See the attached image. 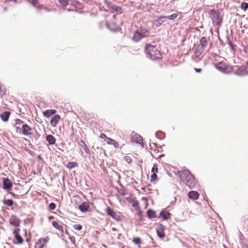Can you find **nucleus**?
<instances>
[{
    "label": "nucleus",
    "mask_w": 248,
    "mask_h": 248,
    "mask_svg": "<svg viewBox=\"0 0 248 248\" xmlns=\"http://www.w3.org/2000/svg\"><path fill=\"white\" fill-rule=\"evenodd\" d=\"M226 39H227V43L228 44V45L230 46L231 49L233 50V51H234L236 50V45L233 44L231 41L230 40V38H229V36H226Z\"/></svg>",
    "instance_id": "obj_34"
},
{
    "label": "nucleus",
    "mask_w": 248,
    "mask_h": 248,
    "mask_svg": "<svg viewBox=\"0 0 248 248\" xmlns=\"http://www.w3.org/2000/svg\"><path fill=\"white\" fill-rule=\"evenodd\" d=\"M208 42L206 37H202L200 40L199 45L198 46H200V47L204 49L207 46Z\"/></svg>",
    "instance_id": "obj_23"
},
{
    "label": "nucleus",
    "mask_w": 248,
    "mask_h": 248,
    "mask_svg": "<svg viewBox=\"0 0 248 248\" xmlns=\"http://www.w3.org/2000/svg\"><path fill=\"white\" fill-rule=\"evenodd\" d=\"M152 144H154L155 146V147H156L157 146V144L156 143H153Z\"/></svg>",
    "instance_id": "obj_58"
},
{
    "label": "nucleus",
    "mask_w": 248,
    "mask_h": 248,
    "mask_svg": "<svg viewBox=\"0 0 248 248\" xmlns=\"http://www.w3.org/2000/svg\"><path fill=\"white\" fill-rule=\"evenodd\" d=\"M56 112V110L54 109H46L43 112L44 117L48 118L51 116L54 115Z\"/></svg>",
    "instance_id": "obj_21"
},
{
    "label": "nucleus",
    "mask_w": 248,
    "mask_h": 248,
    "mask_svg": "<svg viewBox=\"0 0 248 248\" xmlns=\"http://www.w3.org/2000/svg\"><path fill=\"white\" fill-rule=\"evenodd\" d=\"M150 36V31L146 28L141 27L136 30L134 32V35L132 37L133 42L137 43L140 41L144 38L148 37Z\"/></svg>",
    "instance_id": "obj_3"
},
{
    "label": "nucleus",
    "mask_w": 248,
    "mask_h": 248,
    "mask_svg": "<svg viewBox=\"0 0 248 248\" xmlns=\"http://www.w3.org/2000/svg\"><path fill=\"white\" fill-rule=\"evenodd\" d=\"M204 49L202 48V47H200V46H197V47L196 48L195 51H194V55L195 56L198 58L199 56H200L202 52L203 51Z\"/></svg>",
    "instance_id": "obj_30"
},
{
    "label": "nucleus",
    "mask_w": 248,
    "mask_h": 248,
    "mask_svg": "<svg viewBox=\"0 0 248 248\" xmlns=\"http://www.w3.org/2000/svg\"><path fill=\"white\" fill-rule=\"evenodd\" d=\"M194 61L196 62H199V61H197V60L196 61Z\"/></svg>",
    "instance_id": "obj_63"
},
{
    "label": "nucleus",
    "mask_w": 248,
    "mask_h": 248,
    "mask_svg": "<svg viewBox=\"0 0 248 248\" xmlns=\"http://www.w3.org/2000/svg\"><path fill=\"white\" fill-rule=\"evenodd\" d=\"M31 138H34L35 140H37L40 137V134L35 130L34 131H31L30 136H29Z\"/></svg>",
    "instance_id": "obj_31"
},
{
    "label": "nucleus",
    "mask_w": 248,
    "mask_h": 248,
    "mask_svg": "<svg viewBox=\"0 0 248 248\" xmlns=\"http://www.w3.org/2000/svg\"><path fill=\"white\" fill-rule=\"evenodd\" d=\"M215 67L221 72L225 73L226 71V63L223 61L215 63Z\"/></svg>",
    "instance_id": "obj_12"
},
{
    "label": "nucleus",
    "mask_w": 248,
    "mask_h": 248,
    "mask_svg": "<svg viewBox=\"0 0 248 248\" xmlns=\"http://www.w3.org/2000/svg\"><path fill=\"white\" fill-rule=\"evenodd\" d=\"M67 11H68V12H71V11H72L73 10H71V9H67Z\"/></svg>",
    "instance_id": "obj_57"
},
{
    "label": "nucleus",
    "mask_w": 248,
    "mask_h": 248,
    "mask_svg": "<svg viewBox=\"0 0 248 248\" xmlns=\"http://www.w3.org/2000/svg\"><path fill=\"white\" fill-rule=\"evenodd\" d=\"M53 226L56 229L61 231L62 232H63V226L56 221H53L52 222Z\"/></svg>",
    "instance_id": "obj_29"
},
{
    "label": "nucleus",
    "mask_w": 248,
    "mask_h": 248,
    "mask_svg": "<svg viewBox=\"0 0 248 248\" xmlns=\"http://www.w3.org/2000/svg\"><path fill=\"white\" fill-rule=\"evenodd\" d=\"M179 177L181 181L190 188H195L197 181L195 177L187 170H183L178 171Z\"/></svg>",
    "instance_id": "obj_1"
},
{
    "label": "nucleus",
    "mask_w": 248,
    "mask_h": 248,
    "mask_svg": "<svg viewBox=\"0 0 248 248\" xmlns=\"http://www.w3.org/2000/svg\"><path fill=\"white\" fill-rule=\"evenodd\" d=\"M38 1L37 0H31V3L33 5L35 6L37 4H38Z\"/></svg>",
    "instance_id": "obj_50"
},
{
    "label": "nucleus",
    "mask_w": 248,
    "mask_h": 248,
    "mask_svg": "<svg viewBox=\"0 0 248 248\" xmlns=\"http://www.w3.org/2000/svg\"><path fill=\"white\" fill-rule=\"evenodd\" d=\"M167 21L166 16H160L156 19H155V21L156 22V27L160 26L163 23Z\"/></svg>",
    "instance_id": "obj_19"
},
{
    "label": "nucleus",
    "mask_w": 248,
    "mask_h": 248,
    "mask_svg": "<svg viewBox=\"0 0 248 248\" xmlns=\"http://www.w3.org/2000/svg\"><path fill=\"white\" fill-rule=\"evenodd\" d=\"M147 216L149 219L156 217L155 212L151 209H149L146 212Z\"/></svg>",
    "instance_id": "obj_28"
},
{
    "label": "nucleus",
    "mask_w": 248,
    "mask_h": 248,
    "mask_svg": "<svg viewBox=\"0 0 248 248\" xmlns=\"http://www.w3.org/2000/svg\"><path fill=\"white\" fill-rule=\"evenodd\" d=\"M61 117L59 114H55L51 118L50 124L52 127H56L58 124V122L60 121Z\"/></svg>",
    "instance_id": "obj_17"
},
{
    "label": "nucleus",
    "mask_w": 248,
    "mask_h": 248,
    "mask_svg": "<svg viewBox=\"0 0 248 248\" xmlns=\"http://www.w3.org/2000/svg\"><path fill=\"white\" fill-rule=\"evenodd\" d=\"M31 239L29 238H28L26 239V241L27 242H29L30 241Z\"/></svg>",
    "instance_id": "obj_56"
},
{
    "label": "nucleus",
    "mask_w": 248,
    "mask_h": 248,
    "mask_svg": "<svg viewBox=\"0 0 248 248\" xmlns=\"http://www.w3.org/2000/svg\"><path fill=\"white\" fill-rule=\"evenodd\" d=\"M192 240L193 241L195 242V241L194 240V239L193 238H192Z\"/></svg>",
    "instance_id": "obj_61"
},
{
    "label": "nucleus",
    "mask_w": 248,
    "mask_h": 248,
    "mask_svg": "<svg viewBox=\"0 0 248 248\" xmlns=\"http://www.w3.org/2000/svg\"><path fill=\"white\" fill-rule=\"evenodd\" d=\"M236 74L240 76H244L248 75V66H241L236 70Z\"/></svg>",
    "instance_id": "obj_11"
},
{
    "label": "nucleus",
    "mask_w": 248,
    "mask_h": 248,
    "mask_svg": "<svg viewBox=\"0 0 248 248\" xmlns=\"http://www.w3.org/2000/svg\"><path fill=\"white\" fill-rule=\"evenodd\" d=\"M118 192L121 195L124 196L126 195V192L123 189H121L120 190H119Z\"/></svg>",
    "instance_id": "obj_48"
},
{
    "label": "nucleus",
    "mask_w": 248,
    "mask_h": 248,
    "mask_svg": "<svg viewBox=\"0 0 248 248\" xmlns=\"http://www.w3.org/2000/svg\"><path fill=\"white\" fill-rule=\"evenodd\" d=\"M124 160L128 164H130L132 162V158L128 156H124Z\"/></svg>",
    "instance_id": "obj_45"
},
{
    "label": "nucleus",
    "mask_w": 248,
    "mask_h": 248,
    "mask_svg": "<svg viewBox=\"0 0 248 248\" xmlns=\"http://www.w3.org/2000/svg\"><path fill=\"white\" fill-rule=\"evenodd\" d=\"M105 212L108 215L110 216L115 220L117 221H121L122 220V217L119 215V213H117L114 211L110 207L108 206L105 209Z\"/></svg>",
    "instance_id": "obj_6"
},
{
    "label": "nucleus",
    "mask_w": 248,
    "mask_h": 248,
    "mask_svg": "<svg viewBox=\"0 0 248 248\" xmlns=\"http://www.w3.org/2000/svg\"><path fill=\"white\" fill-rule=\"evenodd\" d=\"M248 231V223H247Z\"/></svg>",
    "instance_id": "obj_62"
},
{
    "label": "nucleus",
    "mask_w": 248,
    "mask_h": 248,
    "mask_svg": "<svg viewBox=\"0 0 248 248\" xmlns=\"http://www.w3.org/2000/svg\"><path fill=\"white\" fill-rule=\"evenodd\" d=\"M155 137L160 140H162L165 138V134L161 131H158L155 133Z\"/></svg>",
    "instance_id": "obj_32"
},
{
    "label": "nucleus",
    "mask_w": 248,
    "mask_h": 248,
    "mask_svg": "<svg viewBox=\"0 0 248 248\" xmlns=\"http://www.w3.org/2000/svg\"><path fill=\"white\" fill-rule=\"evenodd\" d=\"M29 153L30 155H32V154H34L33 152H32L31 151V150H29Z\"/></svg>",
    "instance_id": "obj_54"
},
{
    "label": "nucleus",
    "mask_w": 248,
    "mask_h": 248,
    "mask_svg": "<svg viewBox=\"0 0 248 248\" xmlns=\"http://www.w3.org/2000/svg\"><path fill=\"white\" fill-rule=\"evenodd\" d=\"M132 206L135 209V210H140V207L139 205V203L138 201L135 200L133 201L132 203Z\"/></svg>",
    "instance_id": "obj_38"
},
{
    "label": "nucleus",
    "mask_w": 248,
    "mask_h": 248,
    "mask_svg": "<svg viewBox=\"0 0 248 248\" xmlns=\"http://www.w3.org/2000/svg\"><path fill=\"white\" fill-rule=\"evenodd\" d=\"M10 115V112L8 111H5L0 114V118L4 122H6L8 121Z\"/></svg>",
    "instance_id": "obj_24"
},
{
    "label": "nucleus",
    "mask_w": 248,
    "mask_h": 248,
    "mask_svg": "<svg viewBox=\"0 0 248 248\" xmlns=\"http://www.w3.org/2000/svg\"><path fill=\"white\" fill-rule=\"evenodd\" d=\"M78 165V164L76 162H68L67 164L66 165V167L69 169H72L75 168Z\"/></svg>",
    "instance_id": "obj_35"
},
{
    "label": "nucleus",
    "mask_w": 248,
    "mask_h": 248,
    "mask_svg": "<svg viewBox=\"0 0 248 248\" xmlns=\"http://www.w3.org/2000/svg\"><path fill=\"white\" fill-rule=\"evenodd\" d=\"M199 194L196 191H190L188 193V197L191 200H196L199 198Z\"/></svg>",
    "instance_id": "obj_22"
},
{
    "label": "nucleus",
    "mask_w": 248,
    "mask_h": 248,
    "mask_svg": "<svg viewBox=\"0 0 248 248\" xmlns=\"http://www.w3.org/2000/svg\"><path fill=\"white\" fill-rule=\"evenodd\" d=\"M218 40L220 42V44L221 45H223V46H224L225 45V43H224V42L223 41V40L222 39H221L219 37H218Z\"/></svg>",
    "instance_id": "obj_52"
},
{
    "label": "nucleus",
    "mask_w": 248,
    "mask_h": 248,
    "mask_svg": "<svg viewBox=\"0 0 248 248\" xmlns=\"http://www.w3.org/2000/svg\"><path fill=\"white\" fill-rule=\"evenodd\" d=\"M58 2L63 7H66L69 5V0H58Z\"/></svg>",
    "instance_id": "obj_39"
},
{
    "label": "nucleus",
    "mask_w": 248,
    "mask_h": 248,
    "mask_svg": "<svg viewBox=\"0 0 248 248\" xmlns=\"http://www.w3.org/2000/svg\"><path fill=\"white\" fill-rule=\"evenodd\" d=\"M20 220L16 215H13L9 219V223L15 227H18L20 225Z\"/></svg>",
    "instance_id": "obj_10"
},
{
    "label": "nucleus",
    "mask_w": 248,
    "mask_h": 248,
    "mask_svg": "<svg viewBox=\"0 0 248 248\" xmlns=\"http://www.w3.org/2000/svg\"><path fill=\"white\" fill-rule=\"evenodd\" d=\"M23 123H24V122L22 120H21L19 119H17L16 120H15V123H14V124L15 126L20 125L21 124H23Z\"/></svg>",
    "instance_id": "obj_42"
},
{
    "label": "nucleus",
    "mask_w": 248,
    "mask_h": 248,
    "mask_svg": "<svg viewBox=\"0 0 248 248\" xmlns=\"http://www.w3.org/2000/svg\"><path fill=\"white\" fill-rule=\"evenodd\" d=\"M241 8L244 11L248 9V3L246 2H243L241 4Z\"/></svg>",
    "instance_id": "obj_40"
},
{
    "label": "nucleus",
    "mask_w": 248,
    "mask_h": 248,
    "mask_svg": "<svg viewBox=\"0 0 248 248\" xmlns=\"http://www.w3.org/2000/svg\"><path fill=\"white\" fill-rule=\"evenodd\" d=\"M100 138L101 139H104V140L106 141V140H107V138H108V137H107L105 134L102 133L100 136Z\"/></svg>",
    "instance_id": "obj_47"
},
{
    "label": "nucleus",
    "mask_w": 248,
    "mask_h": 248,
    "mask_svg": "<svg viewBox=\"0 0 248 248\" xmlns=\"http://www.w3.org/2000/svg\"><path fill=\"white\" fill-rule=\"evenodd\" d=\"M19 232L20 229L19 228H16L13 231V234L15 239V240L13 241V243L16 245L22 244L24 241L23 238L19 233Z\"/></svg>",
    "instance_id": "obj_7"
},
{
    "label": "nucleus",
    "mask_w": 248,
    "mask_h": 248,
    "mask_svg": "<svg viewBox=\"0 0 248 248\" xmlns=\"http://www.w3.org/2000/svg\"><path fill=\"white\" fill-rule=\"evenodd\" d=\"M106 26L108 29L112 32H117L118 31V29H121L114 22H112L111 23H107Z\"/></svg>",
    "instance_id": "obj_18"
},
{
    "label": "nucleus",
    "mask_w": 248,
    "mask_h": 248,
    "mask_svg": "<svg viewBox=\"0 0 248 248\" xmlns=\"http://www.w3.org/2000/svg\"><path fill=\"white\" fill-rule=\"evenodd\" d=\"M16 131H17L19 129H20V127L19 126H15Z\"/></svg>",
    "instance_id": "obj_55"
},
{
    "label": "nucleus",
    "mask_w": 248,
    "mask_h": 248,
    "mask_svg": "<svg viewBox=\"0 0 248 248\" xmlns=\"http://www.w3.org/2000/svg\"><path fill=\"white\" fill-rule=\"evenodd\" d=\"M156 231L157 235L160 238H163L165 237V227L162 223H157Z\"/></svg>",
    "instance_id": "obj_8"
},
{
    "label": "nucleus",
    "mask_w": 248,
    "mask_h": 248,
    "mask_svg": "<svg viewBox=\"0 0 248 248\" xmlns=\"http://www.w3.org/2000/svg\"><path fill=\"white\" fill-rule=\"evenodd\" d=\"M131 136L137 143L141 145L142 147H143L144 144L143 142V139L141 136L133 132Z\"/></svg>",
    "instance_id": "obj_14"
},
{
    "label": "nucleus",
    "mask_w": 248,
    "mask_h": 248,
    "mask_svg": "<svg viewBox=\"0 0 248 248\" xmlns=\"http://www.w3.org/2000/svg\"><path fill=\"white\" fill-rule=\"evenodd\" d=\"M31 131L32 128L27 124H23L22 125V134L24 136H30Z\"/></svg>",
    "instance_id": "obj_13"
},
{
    "label": "nucleus",
    "mask_w": 248,
    "mask_h": 248,
    "mask_svg": "<svg viewBox=\"0 0 248 248\" xmlns=\"http://www.w3.org/2000/svg\"><path fill=\"white\" fill-rule=\"evenodd\" d=\"M12 182L8 178H2V187L4 190H9L12 189Z\"/></svg>",
    "instance_id": "obj_9"
},
{
    "label": "nucleus",
    "mask_w": 248,
    "mask_h": 248,
    "mask_svg": "<svg viewBox=\"0 0 248 248\" xmlns=\"http://www.w3.org/2000/svg\"><path fill=\"white\" fill-rule=\"evenodd\" d=\"M73 227L75 230L78 231H80L82 229V226L80 224H74Z\"/></svg>",
    "instance_id": "obj_43"
},
{
    "label": "nucleus",
    "mask_w": 248,
    "mask_h": 248,
    "mask_svg": "<svg viewBox=\"0 0 248 248\" xmlns=\"http://www.w3.org/2000/svg\"><path fill=\"white\" fill-rule=\"evenodd\" d=\"M90 207V202H85L79 205L78 209L82 213H85L89 210Z\"/></svg>",
    "instance_id": "obj_16"
},
{
    "label": "nucleus",
    "mask_w": 248,
    "mask_h": 248,
    "mask_svg": "<svg viewBox=\"0 0 248 248\" xmlns=\"http://www.w3.org/2000/svg\"><path fill=\"white\" fill-rule=\"evenodd\" d=\"M80 143H81L80 145L82 148L83 150L85 151V152L88 155H91V152L87 145V144L85 143V142L82 140H80Z\"/></svg>",
    "instance_id": "obj_26"
},
{
    "label": "nucleus",
    "mask_w": 248,
    "mask_h": 248,
    "mask_svg": "<svg viewBox=\"0 0 248 248\" xmlns=\"http://www.w3.org/2000/svg\"><path fill=\"white\" fill-rule=\"evenodd\" d=\"M151 172L152 173H156L158 172V166L156 164H154L152 168Z\"/></svg>",
    "instance_id": "obj_41"
},
{
    "label": "nucleus",
    "mask_w": 248,
    "mask_h": 248,
    "mask_svg": "<svg viewBox=\"0 0 248 248\" xmlns=\"http://www.w3.org/2000/svg\"><path fill=\"white\" fill-rule=\"evenodd\" d=\"M171 215L169 211L165 209L162 210L159 213V216L162 218V220H166L170 218Z\"/></svg>",
    "instance_id": "obj_15"
},
{
    "label": "nucleus",
    "mask_w": 248,
    "mask_h": 248,
    "mask_svg": "<svg viewBox=\"0 0 248 248\" xmlns=\"http://www.w3.org/2000/svg\"><path fill=\"white\" fill-rule=\"evenodd\" d=\"M201 28H203V25H202L200 27Z\"/></svg>",
    "instance_id": "obj_60"
},
{
    "label": "nucleus",
    "mask_w": 248,
    "mask_h": 248,
    "mask_svg": "<svg viewBox=\"0 0 248 248\" xmlns=\"http://www.w3.org/2000/svg\"><path fill=\"white\" fill-rule=\"evenodd\" d=\"M132 242L136 245H140L141 244V239L139 237H135L133 238Z\"/></svg>",
    "instance_id": "obj_37"
},
{
    "label": "nucleus",
    "mask_w": 248,
    "mask_h": 248,
    "mask_svg": "<svg viewBox=\"0 0 248 248\" xmlns=\"http://www.w3.org/2000/svg\"><path fill=\"white\" fill-rule=\"evenodd\" d=\"M11 194H12V196H13V197L14 198H15V199H18V195H16V194H14L13 193H12Z\"/></svg>",
    "instance_id": "obj_53"
},
{
    "label": "nucleus",
    "mask_w": 248,
    "mask_h": 248,
    "mask_svg": "<svg viewBox=\"0 0 248 248\" xmlns=\"http://www.w3.org/2000/svg\"><path fill=\"white\" fill-rule=\"evenodd\" d=\"M46 141L48 142L50 145L55 144L56 143V141L55 137L53 136L50 135V134L46 135Z\"/></svg>",
    "instance_id": "obj_25"
},
{
    "label": "nucleus",
    "mask_w": 248,
    "mask_h": 248,
    "mask_svg": "<svg viewBox=\"0 0 248 248\" xmlns=\"http://www.w3.org/2000/svg\"><path fill=\"white\" fill-rule=\"evenodd\" d=\"M157 177V176L156 173H152V175H151L150 182H155V181L156 180Z\"/></svg>",
    "instance_id": "obj_46"
},
{
    "label": "nucleus",
    "mask_w": 248,
    "mask_h": 248,
    "mask_svg": "<svg viewBox=\"0 0 248 248\" xmlns=\"http://www.w3.org/2000/svg\"><path fill=\"white\" fill-rule=\"evenodd\" d=\"M209 15L212 20H216L217 26L219 27L221 25L222 21V17L221 16L219 11L211 9L209 12Z\"/></svg>",
    "instance_id": "obj_4"
},
{
    "label": "nucleus",
    "mask_w": 248,
    "mask_h": 248,
    "mask_svg": "<svg viewBox=\"0 0 248 248\" xmlns=\"http://www.w3.org/2000/svg\"><path fill=\"white\" fill-rule=\"evenodd\" d=\"M56 207V205L54 202H51L48 205V208L50 210H53L55 209Z\"/></svg>",
    "instance_id": "obj_44"
},
{
    "label": "nucleus",
    "mask_w": 248,
    "mask_h": 248,
    "mask_svg": "<svg viewBox=\"0 0 248 248\" xmlns=\"http://www.w3.org/2000/svg\"><path fill=\"white\" fill-rule=\"evenodd\" d=\"M49 238L46 237L43 238H40L36 242L37 245H39V248H43L45 245L47 243Z\"/></svg>",
    "instance_id": "obj_20"
},
{
    "label": "nucleus",
    "mask_w": 248,
    "mask_h": 248,
    "mask_svg": "<svg viewBox=\"0 0 248 248\" xmlns=\"http://www.w3.org/2000/svg\"><path fill=\"white\" fill-rule=\"evenodd\" d=\"M3 203L9 207H12L14 204V201L12 199L4 200Z\"/></svg>",
    "instance_id": "obj_36"
},
{
    "label": "nucleus",
    "mask_w": 248,
    "mask_h": 248,
    "mask_svg": "<svg viewBox=\"0 0 248 248\" xmlns=\"http://www.w3.org/2000/svg\"><path fill=\"white\" fill-rule=\"evenodd\" d=\"M4 11H6L7 10V8L6 7H5L4 9Z\"/></svg>",
    "instance_id": "obj_59"
},
{
    "label": "nucleus",
    "mask_w": 248,
    "mask_h": 248,
    "mask_svg": "<svg viewBox=\"0 0 248 248\" xmlns=\"http://www.w3.org/2000/svg\"><path fill=\"white\" fill-rule=\"evenodd\" d=\"M137 211H138V215L139 216V217H143V212H142V210L140 209V210H138Z\"/></svg>",
    "instance_id": "obj_49"
},
{
    "label": "nucleus",
    "mask_w": 248,
    "mask_h": 248,
    "mask_svg": "<svg viewBox=\"0 0 248 248\" xmlns=\"http://www.w3.org/2000/svg\"><path fill=\"white\" fill-rule=\"evenodd\" d=\"M194 70L197 73H201L202 72V69L201 68H195Z\"/></svg>",
    "instance_id": "obj_51"
},
{
    "label": "nucleus",
    "mask_w": 248,
    "mask_h": 248,
    "mask_svg": "<svg viewBox=\"0 0 248 248\" xmlns=\"http://www.w3.org/2000/svg\"><path fill=\"white\" fill-rule=\"evenodd\" d=\"M104 4L106 7L109 9V11L111 13H122V7L114 4L112 2L108 1L107 0H104Z\"/></svg>",
    "instance_id": "obj_5"
},
{
    "label": "nucleus",
    "mask_w": 248,
    "mask_h": 248,
    "mask_svg": "<svg viewBox=\"0 0 248 248\" xmlns=\"http://www.w3.org/2000/svg\"><path fill=\"white\" fill-rule=\"evenodd\" d=\"M106 141L108 144L113 145L115 148L119 147L118 143L116 142V140L110 138H107V140H106Z\"/></svg>",
    "instance_id": "obj_27"
},
{
    "label": "nucleus",
    "mask_w": 248,
    "mask_h": 248,
    "mask_svg": "<svg viewBox=\"0 0 248 248\" xmlns=\"http://www.w3.org/2000/svg\"><path fill=\"white\" fill-rule=\"evenodd\" d=\"M144 51L148 59L155 61L160 60L162 58L160 52L155 46L150 44H146Z\"/></svg>",
    "instance_id": "obj_2"
},
{
    "label": "nucleus",
    "mask_w": 248,
    "mask_h": 248,
    "mask_svg": "<svg viewBox=\"0 0 248 248\" xmlns=\"http://www.w3.org/2000/svg\"><path fill=\"white\" fill-rule=\"evenodd\" d=\"M180 14H181L180 12L175 13L170 16H166V18L167 20H173L177 18Z\"/></svg>",
    "instance_id": "obj_33"
}]
</instances>
